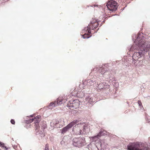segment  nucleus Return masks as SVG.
Instances as JSON below:
<instances>
[{"mask_svg":"<svg viewBox=\"0 0 150 150\" xmlns=\"http://www.w3.org/2000/svg\"><path fill=\"white\" fill-rule=\"evenodd\" d=\"M132 39L134 41V43L131 47V50L134 49H139L145 54L150 49V41H146V38L143 34L138 33L137 36L133 34L132 36Z\"/></svg>","mask_w":150,"mask_h":150,"instance_id":"obj_1","label":"nucleus"},{"mask_svg":"<svg viewBox=\"0 0 150 150\" xmlns=\"http://www.w3.org/2000/svg\"><path fill=\"white\" fill-rule=\"evenodd\" d=\"M40 117V116H37L34 119L33 118H30V120L28 121V123H31L33 122V120H35V131L37 133H39V131H40L39 133V134H40L41 132L42 133V132L46 127L45 122H40L41 119Z\"/></svg>","mask_w":150,"mask_h":150,"instance_id":"obj_2","label":"nucleus"},{"mask_svg":"<svg viewBox=\"0 0 150 150\" xmlns=\"http://www.w3.org/2000/svg\"><path fill=\"white\" fill-rule=\"evenodd\" d=\"M127 148V150H149L147 145L139 142L131 143Z\"/></svg>","mask_w":150,"mask_h":150,"instance_id":"obj_3","label":"nucleus"},{"mask_svg":"<svg viewBox=\"0 0 150 150\" xmlns=\"http://www.w3.org/2000/svg\"><path fill=\"white\" fill-rule=\"evenodd\" d=\"M84 125V123L80 124H78L73 127L72 130L77 134H85L86 132L87 126Z\"/></svg>","mask_w":150,"mask_h":150,"instance_id":"obj_4","label":"nucleus"},{"mask_svg":"<svg viewBox=\"0 0 150 150\" xmlns=\"http://www.w3.org/2000/svg\"><path fill=\"white\" fill-rule=\"evenodd\" d=\"M72 144L76 147H82L86 144L85 139L83 137L75 138L73 139Z\"/></svg>","mask_w":150,"mask_h":150,"instance_id":"obj_5","label":"nucleus"},{"mask_svg":"<svg viewBox=\"0 0 150 150\" xmlns=\"http://www.w3.org/2000/svg\"><path fill=\"white\" fill-rule=\"evenodd\" d=\"M107 68L104 67H98L96 68L97 72L103 75L105 78H110L111 76V71L110 70L107 69Z\"/></svg>","mask_w":150,"mask_h":150,"instance_id":"obj_6","label":"nucleus"},{"mask_svg":"<svg viewBox=\"0 0 150 150\" xmlns=\"http://www.w3.org/2000/svg\"><path fill=\"white\" fill-rule=\"evenodd\" d=\"M79 101L78 99L70 100L68 103L67 105V107L76 109L78 108L79 105Z\"/></svg>","mask_w":150,"mask_h":150,"instance_id":"obj_7","label":"nucleus"},{"mask_svg":"<svg viewBox=\"0 0 150 150\" xmlns=\"http://www.w3.org/2000/svg\"><path fill=\"white\" fill-rule=\"evenodd\" d=\"M117 3L114 1L109 2L106 5L108 9L112 11H115L117 10Z\"/></svg>","mask_w":150,"mask_h":150,"instance_id":"obj_8","label":"nucleus"},{"mask_svg":"<svg viewBox=\"0 0 150 150\" xmlns=\"http://www.w3.org/2000/svg\"><path fill=\"white\" fill-rule=\"evenodd\" d=\"M78 121L77 120H74L72 122H71L67 126L64 127L61 130V133L64 134L66 132L68 131L69 129L71 128L74 125L78 123Z\"/></svg>","mask_w":150,"mask_h":150,"instance_id":"obj_9","label":"nucleus"},{"mask_svg":"<svg viewBox=\"0 0 150 150\" xmlns=\"http://www.w3.org/2000/svg\"><path fill=\"white\" fill-rule=\"evenodd\" d=\"M62 104V99L58 98L54 102H52L50 103L49 104V105L48 106V108L49 109H51L52 108L60 105Z\"/></svg>","mask_w":150,"mask_h":150,"instance_id":"obj_10","label":"nucleus"},{"mask_svg":"<svg viewBox=\"0 0 150 150\" xmlns=\"http://www.w3.org/2000/svg\"><path fill=\"white\" fill-rule=\"evenodd\" d=\"M136 50H138V52H136L134 53L133 56V59L134 60L135 59L134 58H136V57H138L139 58L141 57H142L145 54L142 51H141L140 49H134L132 51ZM129 51H132V50H131V48L130 49V50Z\"/></svg>","mask_w":150,"mask_h":150,"instance_id":"obj_11","label":"nucleus"},{"mask_svg":"<svg viewBox=\"0 0 150 150\" xmlns=\"http://www.w3.org/2000/svg\"><path fill=\"white\" fill-rule=\"evenodd\" d=\"M88 150H98V149L95 144L93 143H90L87 146Z\"/></svg>","mask_w":150,"mask_h":150,"instance_id":"obj_12","label":"nucleus"},{"mask_svg":"<svg viewBox=\"0 0 150 150\" xmlns=\"http://www.w3.org/2000/svg\"><path fill=\"white\" fill-rule=\"evenodd\" d=\"M136 59H134V60L135 61H136V62H135V63H137V64L136 65H137L139 67H140L142 66V65H144V60H142L140 61L138 60H136Z\"/></svg>","mask_w":150,"mask_h":150,"instance_id":"obj_13","label":"nucleus"},{"mask_svg":"<svg viewBox=\"0 0 150 150\" xmlns=\"http://www.w3.org/2000/svg\"><path fill=\"white\" fill-rule=\"evenodd\" d=\"M109 132H107L106 131L103 130L102 131L100 132L99 133L98 136L99 137L101 136H103L105 135H109Z\"/></svg>","mask_w":150,"mask_h":150,"instance_id":"obj_14","label":"nucleus"},{"mask_svg":"<svg viewBox=\"0 0 150 150\" xmlns=\"http://www.w3.org/2000/svg\"><path fill=\"white\" fill-rule=\"evenodd\" d=\"M94 81L91 79H89L87 81V84L89 86H92L94 85Z\"/></svg>","mask_w":150,"mask_h":150,"instance_id":"obj_15","label":"nucleus"},{"mask_svg":"<svg viewBox=\"0 0 150 150\" xmlns=\"http://www.w3.org/2000/svg\"><path fill=\"white\" fill-rule=\"evenodd\" d=\"M105 83H101L98 85V87L99 89H103L104 87Z\"/></svg>","mask_w":150,"mask_h":150,"instance_id":"obj_16","label":"nucleus"},{"mask_svg":"<svg viewBox=\"0 0 150 150\" xmlns=\"http://www.w3.org/2000/svg\"><path fill=\"white\" fill-rule=\"evenodd\" d=\"M90 24H92V26L93 27H94V29H96L97 27L98 26V24L97 22H93V21H91V22Z\"/></svg>","mask_w":150,"mask_h":150,"instance_id":"obj_17","label":"nucleus"},{"mask_svg":"<svg viewBox=\"0 0 150 150\" xmlns=\"http://www.w3.org/2000/svg\"><path fill=\"white\" fill-rule=\"evenodd\" d=\"M86 101H87L88 103L90 104L91 103L93 102V99L92 98H86L85 99Z\"/></svg>","mask_w":150,"mask_h":150,"instance_id":"obj_18","label":"nucleus"},{"mask_svg":"<svg viewBox=\"0 0 150 150\" xmlns=\"http://www.w3.org/2000/svg\"><path fill=\"white\" fill-rule=\"evenodd\" d=\"M84 31L87 32V33H91L90 27H88V26L84 28Z\"/></svg>","mask_w":150,"mask_h":150,"instance_id":"obj_19","label":"nucleus"},{"mask_svg":"<svg viewBox=\"0 0 150 150\" xmlns=\"http://www.w3.org/2000/svg\"><path fill=\"white\" fill-rule=\"evenodd\" d=\"M86 33L82 36V37L84 39L88 38H90V37L87 36V35H86Z\"/></svg>","mask_w":150,"mask_h":150,"instance_id":"obj_20","label":"nucleus"},{"mask_svg":"<svg viewBox=\"0 0 150 150\" xmlns=\"http://www.w3.org/2000/svg\"><path fill=\"white\" fill-rule=\"evenodd\" d=\"M45 150H49L48 145L46 144L45 146Z\"/></svg>","mask_w":150,"mask_h":150,"instance_id":"obj_21","label":"nucleus"},{"mask_svg":"<svg viewBox=\"0 0 150 150\" xmlns=\"http://www.w3.org/2000/svg\"><path fill=\"white\" fill-rule=\"evenodd\" d=\"M50 126L51 127H53H53H55L54 126V122H50Z\"/></svg>","mask_w":150,"mask_h":150,"instance_id":"obj_22","label":"nucleus"},{"mask_svg":"<svg viewBox=\"0 0 150 150\" xmlns=\"http://www.w3.org/2000/svg\"><path fill=\"white\" fill-rule=\"evenodd\" d=\"M11 124H12L13 125L15 124V121L13 119H12L11 120Z\"/></svg>","mask_w":150,"mask_h":150,"instance_id":"obj_23","label":"nucleus"},{"mask_svg":"<svg viewBox=\"0 0 150 150\" xmlns=\"http://www.w3.org/2000/svg\"><path fill=\"white\" fill-rule=\"evenodd\" d=\"M64 138L62 140L61 142V144L62 145L64 144Z\"/></svg>","mask_w":150,"mask_h":150,"instance_id":"obj_24","label":"nucleus"},{"mask_svg":"<svg viewBox=\"0 0 150 150\" xmlns=\"http://www.w3.org/2000/svg\"><path fill=\"white\" fill-rule=\"evenodd\" d=\"M138 103L139 106H141L142 105V103H141V101L138 100Z\"/></svg>","mask_w":150,"mask_h":150,"instance_id":"obj_25","label":"nucleus"},{"mask_svg":"<svg viewBox=\"0 0 150 150\" xmlns=\"http://www.w3.org/2000/svg\"><path fill=\"white\" fill-rule=\"evenodd\" d=\"M4 144L2 143V142H0V146H2L3 147V146H4Z\"/></svg>","mask_w":150,"mask_h":150,"instance_id":"obj_26","label":"nucleus"},{"mask_svg":"<svg viewBox=\"0 0 150 150\" xmlns=\"http://www.w3.org/2000/svg\"><path fill=\"white\" fill-rule=\"evenodd\" d=\"M72 112H73L74 114H75L78 112L76 110H73Z\"/></svg>","mask_w":150,"mask_h":150,"instance_id":"obj_27","label":"nucleus"},{"mask_svg":"<svg viewBox=\"0 0 150 150\" xmlns=\"http://www.w3.org/2000/svg\"><path fill=\"white\" fill-rule=\"evenodd\" d=\"M3 147L5 148L6 150H7L8 149V148H7L6 147V146H3Z\"/></svg>","mask_w":150,"mask_h":150,"instance_id":"obj_28","label":"nucleus"},{"mask_svg":"<svg viewBox=\"0 0 150 150\" xmlns=\"http://www.w3.org/2000/svg\"><path fill=\"white\" fill-rule=\"evenodd\" d=\"M148 54H149V57H150V51L149 52Z\"/></svg>","mask_w":150,"mask_h":150,"instance_id":"obj_29","label":"nucleus"},{"mask_svg":"<svg viewBox=\"0 0 150 150\" xmlns=\"http://www.w3.org/2000/svg\"><path fill=\"white\" fill-rule=\"evenodd\" d=\"M82 93H83V96H85V95L84 94V93L83 92H82Z\"/></svg>","mask_w":150,"mask_h":150,"instance_id":"obj_30","label":"nucleus"},{"mask_svg":"<svg viewBox=\"0 0 150 150\" xmlns=\"http://www.w3.org/2000/svg\"><path fill=\"white\" fill-rule=\"evenodd\" d=\"M12 140H13H13H13V138H12Z\"/></svg>","mask_w":150,"mask_h":150,"instance_id":"obj_31","label":"nucleus"},{"mask_svg":"<svg viewBox=\"0 0 150 150\" xmlns=\"http://www.w3.org/2000/svg\"><path fill=\"white\" fill-rule=\"evenodd\" d=\"M31 117H33V116L32 115H31Z\"/></svg>","mask_w":150,"mask_h":150,"instance_id":"obj_32","label":"nucleus"}]
</instances>
